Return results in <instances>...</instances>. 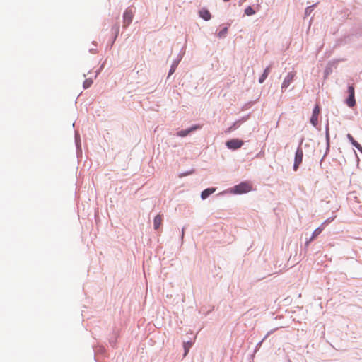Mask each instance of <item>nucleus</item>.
I'll use <instances>...</instances> for the list:
<instances>
[{"mask_svg":"<svg viewBox=\"0 0 362 362\" xmlns=\"http://www.w3.org/2000/svg\"><path fill=\"white\" fill-rule=\"evenodd\" d=\"M162 224V216L158 214L153 220V227L156 230L158 229Z\"/></svg>","mask_w":362,"mask_h":362,"instance_id":"obj_12","label":"nucleus"},{"mask_svg":"<svg viewBox=\"0 0 362 362\" xmlns=\"http://www.w3.org/2000/svg\"><path fill=\"white\" fill-rule=\"evenodd\" d=\"M294 76L295 74L292 72L288 73L282 83L281 88L284 89L288 88L291 83L293 81Z\"/></svg>","mask_w":362,"mask_h":362,"instance_id":"obj_8","label":"nucleus"},{"mask_svg":"<svg viewBox=\"0 0 362 362\" xmlns=\"http://www.w3.org/2000/svg\"><path fill=\"white\" fill-rule=\"evenodd\" d=\"M93 83V81L92 79H86L83 82V88H89Z\"/></svg>","mask_w":362,"mask_h":362,"instance_id":"obj_15","label":"nucleus"},{"mask_svg":"<svg viewBox=\"0 0 362 362\" xmlns=\"http://www.w3.org/2000/svg\"><path fill=\"white\" fill-rule=\"evenodd\" d=\"M252 185L250 182H244L235 185L232 192L235 194H243L251 191Z\"/></svg>","mask_w":362,"mask_h":362,"instance_id":"obj_1","label":"nucleus"},{"mask_svg":"<svg viewBox=\"0 0 362 362\" xmlns=\"http://www.w3.org/2000/svg\"><path fill=\"white\" fill-rule=\"evenodd\" d=\"M352 145L355 146L357 149L362 151V147L356 141L354 140L353 142H351Z\"/></svg>","mask_w":362,"mask_h":362,"instance_id":"obj_18","label":"nucleus"},{"mask_svg":"<svg viewBox=\"0 0 362 362\" xmlns=\"http://www.w3.org/2000/svg\"><path fill=\"white\" fill-rule=\"evenodd\" d=\"M227 32H228V28H224L218 33V35L219 37H221L224 36L227 33Z\"/></svg>","mask_w":362,"mask_h":362,"instance_id":"obj_17","label":"nucleus"},{"mask_svg":"<svg viewBox=\"0 0 362 362\" xmlns=\"http://www.w3.org/2000/svg\"><path fill=\"white\" fill-rule=\"evenodd\" d=\"M333 219L328 218L325 222H323L320 227L317 228L313 233L312 237L310 238L309 242L313 240L315 238H317L324 230L325 225L331 222Z\"/></svg>","mask_w":362,"mask_h":362,"instance_id":"obj_5","label":"nucleus"},{"mask_svg":"<svg viewBox=\"0 0 362 362\" xmlns=\"http://www.w3.org/2000/svg\"><path fill=\"white\" fill-rule=\"evenodd\" d=\"M347 138H348V139L349 140V141H350L351 143V142H353V141H354V140H355V139H354V137H353L350 134H347Z\"/></svg>","mask_w":362,"mask_h":362,"instance_id":"obj_19","label":"nucleus"},{"mask_svg":"<svg viewBox=\"0 0 362 362\" xmlns=\"http://www.w3.org/2000/svg\"><path fill=\"white\" fill-rule=\"evenodd\" d=\"M319 113H320V107H319V105H317L313 109V115H312V117L310 119V122L315 127H316L318 123Z\"/></svg>","mask_w":362,"mask_h":362,"instance_id":"obj_7","label":"nucleus"},{"mask_svg":"<svg viewBox=\"0 0 362 362\" xmlns=\"http://www.w3.org/2000/svg\"><path fill=\"white\" fill-rule=\"evenodd\" d=\"M192 345V343L190 341L184 343V349H185L184 356H185L188 354L189 350L191 348Z\"/></svg>","mask_w":362,"mask_h":362,"instance_id":"obj_14","label":"nucleus"},{"mask_svg":"<svg viewBox=\"0 0 362 362\" xmlns=\"http://www.w3.org/2000/svg\"><path fill=\"white\" fill-rule=\"evenodd\" d=\"M133 16L134 12L132 11V9H127L125 11L123 16L124 26H128L131 23Z\"/></svg>","mask_w":362,"mask_h":362,"instance_id":"obj_6","label":"nucleus"},{"mask_svg":"<svg viewBox=\"0 0 362 362\" xmlns=\"http://www.w3.org/2000/svg\"><path fill=\"white\" fill-rule=\"evenodd\" d=\"M215 190L216 189L214 188H208V189H204L201 194L202 199H206L209 196H210L211 194H213L215 192Z\"/></svg>","mask_w":362,"mask_h":362,"instance_id":"obj_11","label":"nucleus"},{"mask_svg":"<svg viewBox=\"0 0 362 362\" xmlns=\"http://www.w3.org/2000/svg\"><path fill=\"white\" fill-rule=\"evenodd\" d=\"M199 128H200L199 126L195 125V126L192 127L191 128H189L188 129L180 131V132H177V134L179 136L184 137V136H186L187 135H188L192 131H194V130H196L197 129H199Z\"/></svg>","mask_w":362,"mask_h":362,"instance_id":"obj_9","label":"nucleus"},{"mask_svg":"<svg viewBox=\"0 0 362 362\" xmlns=\"http://www.w3.org/2000/svg\"><path fill=\"white\" fill-rule=\"evenodd\" d=\"M303 151L300 147L297 148V151L295 154L294 164H293V170L296 171L301 164L303 161Z\"/></svg>","mask_w":362,"mask_h":362,"instance_id":"obj_3","label":"nucleus"},{"mask_svg":"<svg viewBox=\"0 0 362 362\" xmlns=\"http://www.w3.org/2000/svg\"><path fill=\"white\" fill-rule=\"evenodd\" d=\"M199 16L205 21H209L211 18V13L207 9L202 8L199 12Z\"/></svg>","mask_w":362,"mask_h":362,"instance_id":"obj_10","label":"nucleus"},{"mask_svg":"<svg viewBox=\"0 0 362 362\" xmlns=\"http://www.w3.org/2000/svg\"><path fill=\"white\" fill-rule=\"evenodd\" d=\"M349 98L346 100V105L349 107H353L356 105L355 100V90L353 86H349L348 88Z\"/></svg>","mask_w":362,"mask_h":362,"instance_id":"obj_2","label":"nucleus"},{"mask_svg":"<svg viewBox=\"0 0 362 362\" xmlns=\"http://www.w3.org/2000/svg\"><path fill=\"white\" fill-rule=\"evenodd\" d=\"M255 13V10L249 6L247 7L245 10V13L247 15V16H251L252 14H254Z\"/></svg>","mask_w":362,"mask_h":362,"instance_id":"obj_16","label":"nucleus"},{"mask_svg":"<svg viewBox=\"0 0 362 362\" xmlns=\"http://www.w3.org/2000/svg\"><path fill=\"white\" fill-rule=\"evenodd\" d=\"M270 68H271V66H269L264 69L262 75L260 76V78L259 79V82L260 83H262L264 81V80L267 78V76L270 72Z\"/></svg>","mask_w":362,"mask_h":362,"instance_id":"obj_13","label":"nucleus"},{"mask_svg":"<svg viewBox=\"0 0 362 362\" xmlns=\"http://www.w3.org/2000/svg\"><path fill=\"white\" fill-rule=\"evenodd\" d=\"M243 145V141L238 139H233L226 142V146L228 148L236 150L240 148Z\"/></svg>","mask_w":362,"mask_h":362,"instance_id":"obj_4","label":"nucleus"},{"mask_svg":"<svg viewBox=\"0 0 362 362\" xmlns=\"http://www.w3.org/2000/svg\"><path fill=\"white\" fill-rule=\"evenodd\" d=\"M175 68L174 66H172L169 71V75L172 74L175 71Z\"/></svg>","mask_w":362,"mask_h":362,"instance_id":"obj_20","label":"nucleus"}]
</instances>
